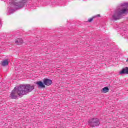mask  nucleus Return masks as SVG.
<instances>
[{
  "mask_svg": "<svg viewBox=\"0 0 128 128\" xmlns=\"http://www.w3.org/2000/svg\"><path fill=\"white\" fill-rule=\"evenodd\" d=\"M34 86H32L30 84H25L16 87L10 96L12 100H18V96H26L30 92H32L34 90Z\"/></svg>",
  "mask_w": 128,
  "mask_h": 128,
  "instance_id": "obj_1",
  "label": "nucleus"
},
{
  "mask_svg": "<svg viewBox=\"0 0 128 128\" xmlns=\"http://www.w3.org/2000/svg\"><path fill=\"white\" fill-rule=\"evenodd\" d=\"M120 6L122 8H118L116 10L112 16V20H120L124 18V16L128 14V3L125 2L120 4Z\"/></svg>",
  "mask_w": 128,
  "mask_h": 128,
  "instance_id": "obj_2",
  "label": "nucleus"
},
{
  "mask_svg": "<svg viewBox=\"0 0 128 128\" xmlns=\"http://www.w3.org/2000/svg\"><path fill=\"white\" fill-rule=\"evenodd\" d=\"M20 0H11L10 2V8H8V14H12L14 12H16V10H20L24 8V6L26 4L28 0H22V2Z\"/></svg>",
  "mask_w": 128,
  "mask_h": 128,
  "instance_id": "obj_3",
  "label": "nucleus"
},
{
  "mask_svg": "<svg viewBox=\"0 0 128 128\" xmlns=\"http://www.w3.org/2000/svg\"><path fill=\"white\" fill-rule=\"evenodd\" d=\"M88 124L92 128H96L100 126V120L98 118H92L89 120Z\"/></svg>",
  "mask_w": 128,
  "mask_h": 128,
  "instance_id": "obj_4",
  "label": "nucleus"
},
{
  "mask_svg": "<svg viewBox=\"0 0 128 128\" xmlns=\"http://www.w3.org/2000/svg\"><path fill=\"white\" fill-rule=\"evenodd\" d=\"M43 82H44V84L46 86H52V80L48 78H44L43 80Z\"/></svg>",
  "mask_w": 128,
  "mask_h": 128,
  "instance_id": "obj_5",
  "label": "nucleus"
},
{
  "mask_svg": "<svg viewBox=\"0 0 128 128\" xmlns=\"http://www.w3.org/2000/svg\"><path fill=\"white\" fill-rule=\"evenodd\" d=\"M38 88H46V86L44 81H38L36 82Z\"/></svg>",
  "mask_w": 128,
  "mask_h": 128,
  "instance_id": "obj_6",
  "label": "nucleus"
},
{
  "mask_svg": "<svg viewBox=\"0 0 128 128\" xmlns=\"http://www.w3.org/2000/svg\"><path fill=\"white\" fill-rule=\"evenodd\" d=\"M120 74L122 76V74H128V67L123 68L120 72Z\"/></svg>",
  "mask_w": 128,
  "mask_h": 128,
  "instance_id": "obj_7",
  "label": "nucleus"
},
{
  "mask_svg": "<svg viewBox=\"0 0 128 128\" xmlns=\"http://www.w3.org/2000/svg\"><path fill=\"white\" fill-rule=\"evenodd\" d=\"M8 64H10V62H8V60H6L2 62V66H8Z\"/></svg>",
  "mask_w": 128,
  "mask_h": 128,
  "instance_id": "obj_8",
  "label": "nucleus"
},
{
  "mask_svg": "<svg viewBox=\"0 0 128 128\" xmlns=\"http://www.w3.org/2000/svg\"><path fill=\"white\" fill-rule=\"evenodd\" d=\"M16 44H18V46H22L24 44V41L22 39H18V40L15 42Z\"/></svg>",
  "mask_w": 128,
  "mask_h": 128,
  "instance_id": "obj_9",
  "label": "nucleus"
},
{
  "mask_svg": "<svg viewBox=\"0 0 128 128\" xmlns=\"http://www.w3.org/2000/svg\"><path fill=\"white\" fill-rule=\"evenodd\" d=\"M108 92H110V88L108 87H105L102 90V94H107Z\"/></svg>",
  "mask_w": 128,
  "mask_h": 128,
  "instance_id": "obj_10",
  "label": "nucleus"
},
{
  "mask_svg": "<svg viewBox=\"0 0 128 128\" xmlns=\"http://www.w3.org/2000/svg\"><path fill=\"white\" fill-rule=\"evenodd\" d=\"M94 18H96V17L94 16L92 18H90V19L88 20V22H92L94 21Z\"/></svg>",
  "mask_w": 128,
  "mask_h": 128,
  "instance_id": "obj_11",
  "label": "nucleus"
},
{
  "mask_svg": "<svg viewBox=\"0 0 128 128\" xmlns=\"http://www.w3.org/2000/svg\"><path fill=\"white\" fill-rule=\"evenodd\" d=\"M94 17H96V18H100V14L96 15V16H95Z\"/></svg>",
  "mask_w": 128,
  "mask_h": 128,
  "instance_id": "obj_12",
  "label": "nucleus"
}]
</instances>
